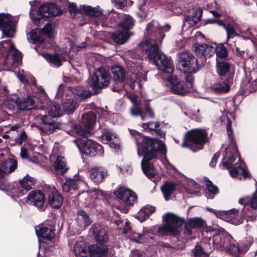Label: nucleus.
Masks as SVG:
<instances>
[{
	"label": "nucleus",
	"mask_w": 257,
	"mask_h": 257,
	"mask_svg": "<svg viewBox=\"0 0 257 257\" xmlns=\"http://www.w3.org/2000/svg\"><path fill=\"white\" fill-rule=\"evenodd\" d=\"M18 22L16 17L8 14H0V28L4 35L7 37H13L16 32V25Z\"/></svg>",
	"instance_id": "ddd939ff"
},
{
	"label": "nucleus",
	"mask_w": 257,
	"mask_h": 257,
	"mask_svg": "<svg viewBox=\"0 0 257 257\" xmlns=\"http://www.w3.org/2000/svg\"><path fill=\"white\" fill-rule=\"evenodd\" d=\"M81 10L86 15L90 16L98 17L102 13V11L99 7L93 8L89 6L84 5L82 6Z\"/></svg>",
	"instance_id": "a19ab883"
},
{
	"label": "nucleus",
	"mask_w": 257,
	"mask_h": 257,
	"mask_svg": "<svg viewBox=\"0 0 257 257\" xmlns=\"http://www.w3.org/2000/svg\"><path fill=\"white\" fill-rule=\"evenodd\" d=\"M143 115L144 116V120H145V117L147 116L150 118H154L155 117L153 110L149 105L146 106L145 113Z\"/></svg>",
	"instance_id": "0e129e2a"
},
{
	"label": "nucleus",
	"mask_w": 257,
	"mask_h": 257,
	"mask_svg": "<svg viewBox=\"0 0 257 257\" xmlns=\"http://www.w3.org/2000/svg\"><path fill=\"white\" fill-rule=\"evenodd\" d=\"M208 134L205 130L194 129L187 133L184 137V143L182 144V147H189L190 143L197 146V149L191 150L195 152L197 150L202 149L203 146L208 142Z\"/></svg>",
	"instance_id": "6e6552de"
},
{
	"label": "nucleus",
	"mask_w": 257,
	"mask_h": 257,
	"mask_svg": "<svg viewBox=\"0 0 257 257\" xmlns=\"http://www.w3.org/2000/svg\"><path fill=\"white\" fill-rule=\"evenodd\" d=\"M0 58L8 68H16L21 64V54L10 40L0 43Z\"/></svg>",
	"instance_id": "39448f33"
},
{
	"label": "nucleus",
	"mask_w": 257,
	"mask_h": 257,
	"mask_svg": "<svg viewBox=\"0 0 257 257\" xmlns=\"http://www.w3.org/2000/svg\"><path fill=\"white\" fill-rule=\"evenodd\" d=\"M30 4L31 5L30 15L32 20L34 21H37V19L50 17V14L49 13L50 4H46L39 7V10L37 12V15L38 17L37 19H35L33 17L32 14L33 13V12L36 10V7L39 5V2L38 1L35 0L33 2H30Z\"/></svg>",
	"instance_id": "f3484780"
},
{
	"label": "nucleus",
	"mask_w": 257,
	"mask_h": 257,
	"mask_svg": "<svg viewBox=\"0 0 257 257\" xmlns=\"http://www.w3.org/2000/svg\"><path fill=\"white\" fill-rule=\"evenodd\" d=\"M35 231L38 237L50 240L54 236L55 233L51 228L44 226L43 224H40L35 227Z\"/></svg>",
	"instance_id": "393cba45"
},
{
	"label": "nucleus",
	"mask_w": 257,
	"mask_h": 257,
	"mask_svg": "<svg viewBox=\"0 0 257 257\" xmlns=\"http://www.w3.org/2000/svg\"><path fill=\"white\" fill-rule=\"evenodd\" d=\"M48 202L52 207L58 208L62 205L63 198L57 190H53L49 193Z\"/></svg>",
	"instance_id": "a878e982"
},
{
	"label": "nucleus",
	"mask_w": 257,
	"mask_h": 257,
	"mask_svg": "<svg viewBox=\"0 0 257 257\" xmlns=\"http://www.w3.org/2000/svg\"><path fill=\"white\" fill-rule=\"evenodd\" d=\"M74 251L76 257H89L88 248L83 242H77L75 245Z\"/></svg>",
	"instance_id": "72a5a7b5"
},
{
	"label": "nucleus",
	"mask_w": 257,
	"mask_h": 257,
	"mask_svg": "<svg viewBox=\"0 0 257 257\" xmlns=\"http://www.w3.org/2000/svg\"><path fill=\"white\" fill-rule=\"evenodd\" d=\"M165 222L163 226L159 227L158 234L160 236H164L168 233L176 235L179 234L180 231L178 227L181 226L184 220L175 214L168 212L163 216Z\"/></svg>",
	"instance_id": "0eeeda50"
},
{
	"label": "nucleus",
	"mask_w": 257,
	"mask_h": 257,
	"mask_svg": "<svg viewBox=\"0 0 257 257\" xmlns=\"http://www.w3.org/2000/svg\"><path fill=\"white\" fill-rule=\"evenodd\" d=\"M50 17L56 16L60 15L62 13L61 8L54 4H50L49 9Z\"/></svg>",
	"instance_id": "5fc2aeb1"
},
{
	"label": "nucleus",
	"mask_w": 257,
	"mask_h": 257,
	"mask_svg": "<svg viewBox=\"0 0 257 257\" xmlns=\"http://www.w3.org/2000/svg\"><path fill=\"white\" fill-rule=\"evenodd\" d=\"M139 46L146 51L148 58L153 60L159 70L168 73L173 71L174 67L170 59L159 51L157 42L154 39L143 42Z\"/></svg>",
	"instance_id": "7ed1b4c3"
},
{
	"label": "nucleus",
	"mask_w": 257,
	"mask_h": 257,
	"mask_svg": "<svg viewBox=\"0 0 257 257\" xmlns=\"http://www.w3.org/2000/svg\"><path fill=\"white\" fill-rule=\"evenodd\" d=\"M96 114L94 111H90L84 114L82 117L80 125L74 124L73 131L80 136L87 137L91 134L96 121Z\"/></svg>",
	"instance_id": "9b49d317"
},
{
	"label": "nucleus",
	"mask_w": 257,
	"mask_h": 257,
	"mask_svg": "<svg viewBox=\"0 0 257 257\" xmlns=\"http://www.w3.org/2000/svg\"><path fill=\"white\" fill-rule=\"evenodd\" d=\"M212 241L216 248L224 249L232 255H237L241 251L236 241L226 231H223L214 235Z\"/></svg>",
	"instance_id": "423d86ee"
},
{
	"label": "nucleus",
	"mask_w": 257,
	"mask_h": 257,
	"mask_svg": "<svg viewBox=\"0 0 257 257\" xmlns=\"http://www.w3.org/2000/svg\"><path fill=\"white\" fill-rule=\"evenodd\" d=\"M46 111L51 117H60L63 113L59 103L55 102H50L46 108Z\"/></svg>",
	"instance_id": "7c9ffc66"
},
{
	"label": "nucleus",
	"mask_w": 257,
	"mask_h": 257,
	"mask_svg": "<svg viewBox=\"0 0 257 257\" xmlns=\"http://www.w3.org/2000/svg\"><path fill=\"white\" fill-rule=\"evenodd\" d=\"M204 180L206 182V185L208 192L211 193L210 194H206L207 197L212 199L213 198L214 195L218 193V189L207 177L204 178Z\"/></svg>",
	"instance_id": "a18cd8bd"
},
{
	"label": "nucleus",
	"mask_w": 257,
	"mask_h": 257,
	"mask_svg": "<svg viewBox=\"0 0 257 257\" xmlns=\"http://www.w3.org/2000/svg\"><path fill=\"white\" fill-rule=\"evenodd\" d=\"M210 49V45L207 44H203L196 46L195 47V51L196 54L198 55L204 56L205 57V49Z\"/></svg>",
	"instance_id": "bf43d9fd"
},
{
	"label": "nucleus",
	"mask_w": 257,
	"mask_h": 257,
	"mask_svg": "<svg viewBox=\"0 0 257 257\" xmlns=\"http://www.w3.org/2000/svg\"><path fill=\"white\" fill-rule=\"evenodd\" d=\"M193 253L195 256H200L204 254V251L203 248L199 245H197L193 250Z\"/></svg>",
	"instance_id": "e2e57ef3"
},
{
	"label": "nucleus",
	"mask_w": 257,
	"mask_h": 257,
	"mask_svg": "<svg viewBox=\"0 0 257 257\" xmlns=\"http://www.w3.org/2000/svg\"><path fill=\"white\" fill-rule=\"evenodd\" d=\"M28 41L32 43H41L44 40L43 33L40 29H35L27 35Z\"/></svg>",
	"instance_id": "f704fd0d"
},
{
	"label": "nucleus",
	"mask_w": 257,
	"mask_h": 257,
	"mask_svg": "<svg viewBox=\"0 0 257 257\" xmlns=\"http://www.w3.org/2000/svg\"><path fill=\"white\" fill-rule=\"evenodd\" d=\"M161 189L165 199L167 201L171 199V196L176 189V185L172 182H167L162 185Z\"/></svg>",
	"instance_id": "473e14b6"
},
{
	"label": "nucleus",
	"mask_w": 257,
	"mask_h": 257,
	"mask_svg": "<svg viewBox=\"0 0 257 257\" xmlns=\"http://www.w3.org/2000/svg\"><path fill=\"white\" fill-rule=\"evenodd\" d=\"M202 15V10L201 9H198L195 11L191 15L186 16L184 18V24L188 23L190 26H193L196 25ZM185 25V24H184Z\"/></svg>",
	"instance_id": "cd10ccee"
},
{
	"label": "nucleus",
	"mask_w": 257,
	"mask_h": 257,
	"mask_svg": "<svg viewBox=\"0 0 257 257\" xmlns=\"http://www.w3.org/2000/svg\"><path fill=\"white\" fill-rule=\"evenodd\" d=\"M77 222L78 225L81 228H86L91 223V220L88 215L85 212L82 210H79L78 211Z\"/></svg>",
	"instance_id": "c9c22d12"
},
{
	"label": "nucleus",
	"mask_w": 257,
	"mask_h": 257,
	"mask_svg": "<svg viewBox=\"0 0 257 257\" xmlns=\"http://www.w3.org/2000/svg\"><path fill=\"white\" fill-rule=\"evenodd\" d=\"M229 70V65L226 62H218L217 64V72L220 76L225 75Z\"/></svg>",
	"instance_id": "8fccbe9b"
},
{
	"label": "nucleus",
	"mask_w": 257,
	"mask_h": 257,
	"mask_svg": "<svg viewBox=\"0 0 257 257\" xmlns=\"http://www.w3.org/2000/svg\"><path fill=\"white\" fill-rule=\"evenodd\" d=\"M79 151L86 155L94 157L103 155V147L96 142L87 139H77L74 141Z\"/></svg>",
	"instance_id": "1a4fd4ad"
},
{
	"label": "nucleus",
	"mask_w": 257,
	"mask_h": 257,
	"mask_svg": "<svg viewBox=\"0 0 257 257\" xmlns=\"http://www.w3.org/2000/svg\"><path fill=\"white\" fill-rule=\"evenodd\" d=\"M77 187L76 182L73 180H68L66 181L62 186V189L64 192H68L72 190H75Z\"/></svg>",
	"instance_id": "3c124183"
},
{
	"label": "nucleus",
	"mask_w": 257,
	"mask_h": 257,
	"mask_svg": "<svg viewBox=\"0 0 257 257\" xmlns=\"http://www.w3.org/2000/svg\"><path fill=\"white\" fill-rule=\"evenodd\" d=\"M160 126L159 122H148L144 123L142 124V127L145 130H149L152 131H158V128Z\"/></svg>",
	"instance_id": "4d7b16f0"
},
{
	"label": "nucleus",
	"mask_w": 257,
	"mask_h": 257,
	"mask_svg": "<svg viewBox=\"0 0 257 257\" xmlns=\"http://www.w3.org/2000/svg\"><path fill=\"white\" fill-rule=\"evenodd\" d=\"M185 191L188 194L197 195L200 191V187L194 180H190L188 181Z\"/></svg>",
	"instance_id": "37998d69"
},
{
	"label": "nucleus",
	"mask_w": 257,
	"mask_h": 257,
	"mask_svg": "<svg viewBox=\"0 0 257 257\" xmlns=\"http://www.w3.org/2000/svg\"><path fill=\"white\" fill-rule=\"evenodd\" d=\"M187 223L194 229L202 227L205 225L204 221L198 217L190 218Z\"/></svg>",
	"instance_id": "09e8293b"
},
{
	"label": "nucleus",
	"mask_w": 257,
	"mask_h": 257,
	"mask_svg": "<svg viewBox=\"0 0 257 257\" xmlns=\"http://www.w3.org/2000/svg\"><path fill=\"white\" fill-rule=\"evenodd\" d=\"M92 92L82 87L74 89V91L69 87L60 85L58 88L56 97L62 98L64 101L62 107L64 111L68 114L74 111L77 107L76 95L81 98H85L91 96Z\"/></svg>",
	"instance_id": "20e7f679"
},
{
	"label": "nucleus",
	"mask_w": 257,
	"mask_h": 257,
	"mask_svg": "<svg viewBox=\"0 0 257 257\" xmlns=\"http://www.w3.org/2000/svg\"><path fill=\"white\" fill-rule=\"evenodd\" d=\"M160 32L161 27L157 21L153 20L147 25L145 34L146 36L152 37L147 39L145 42L150 39H154L156 41L154 37H156L157 39L161 42L165 37V35H163Z\"/></svg>",
	"instance_id": "dca6fc26"
},
{
	"label": "nucleus",
	"mask_w": 257,
	"mask_h": 257,
	"mask_svg": "<svg viewBox=\"0 0 257 257\" xmlns=\"http://www.w3.org/2000/svg\"><path fill=\"white\" fill-rule=\"evenodd\" d=\"M111 72L113 80L123 87V81L125 79V72L124 69L120 66H115L111 68Z\"/></svg>",
	"instance_id": "5701e85b"
},
{
	"label": "nucleus",
	"mask_w": 257,
	"mask_h": 257,
	"mask_svg": "<svg viewBox=\"0 0 257 257\" xmlns=\"http://www.w3.org/2000/svg\"><path fill=\"white\" fill-rule=\"evenodd\" d=\"M27 202L41 208L45 202V196L40 191H32L27 197Z\"/></svg>",
	"instance_id": "412c9836"
},
{
	"label": "nucleus",
	"mask_w": 257,
	"mask_h": 257,
	"mask_svg": "<svg viewBox=\"0 0 257 257\" xmlns=\"http://www.w3.org/2000/svg\"><path fill=\"white\" fill-rule=\"evenodd\" d=\"M103 195V192L100 190H95L91 192H83L77 196V199L82 203L86 206L93 205L92 197L95 196V199L99 198V196Z\"/></svg>",
	"instance_id": "a211bd4d"
},
{
	"label": "nucleus",
	"mask_w": 257,
	"mask_h": 257,
	"mask_svg": "<svg viewBox=\"0 0 257 257\" xmlns=\"http://www.w3.org/2000/svg\"><path fill=\"white\" fill-rule=\"evenodd\" d=\"M177 68L185 73L196 72L199 69L197 59L192 54L186 52L179 54Z\"/></svg>",
	"instance_id": "9d476101"
},
{
	"label": "nucleus",
	"mask_w": 257,
	"mask_h": 257,
	"mask_svg": "<svg viewBox=\"0 0 257 257\" xmlns=\"http://www.w3.org/2000/svg\"><path fill=\"white\" fill-rule=\"evenodd\" d=\"M54 167L57 173L59 174H63L67 170L65 158L62 156H58L55 163Z\"/></svg>",
	"instance_id": "4c0bfd02"
},
{
	"label": "nucleus",
	"mask_w": 257,
	"mask_h": 257,
	"mask_svg": "<svg viewBox=\"0 0 257 257\" xmlns=\"http://www.w3.org/2000/svg\"><path fill=\"white\" fill-rule=\"evenodd\" d=\"M41 121L43 123L41 128L47 134L52 133L58 127L57 124L53 121L49 120L46 115L42 116Z\"/></svg>",
	"instance_id": "c85d7f7f"
},
{
	"label": "nucleus",
	"mask_w": 257,
	"mask_h": 257,
	"mask_svg": "<svg viewBox=\"0 0 257 257\" xmlns=\"http://www.w3.org/2000/svg\"><path fill=\"white\" fill-rule=\"evenodd\" d=\"M137 218L141 221L142 222L144 220L149 217L147 212L145 209L143 207L137 213L136 215Z\"/></svg>",
	"instance_id": "680f3d73"
},
{
	"label": "nucleus",
	"mask_w": 257,
	"mask_h": 257,
	"mask_svg": "<svg viewBox=\"0 0 257 257\" xmlns=\"http://www.w3.org/2000/svg\"><path fill=\"white\" fill-rule=\"evenodd\" d=\"M69 10L71 14L75 15L78 11L76 5L73 3H69Z\"/></svg>",
	"instance_id": "69168bd1"
},
{
	"label": "nucleus",
	"mask_w": 257,
	"mask_h": 257,
	"mask_svg": "<svg viewBox=\"0 0 257 257\" xmlns=\"http://www.w3.org/2000/svg\"><path fill=\"white\" fill-rule=\"evenodd\" d=\"M93 236L98 242H105L108 240V236L106 229L102 225L95 223L92 226Z\"/></svg>",
	"instance_id": "6ab92c4d"
},
{
	"label": "nucleus",
	"mask_w": 257,
	"mask_h": 257,
	"mask_svg": "<svg viewBox=\"0 0 257 257\" xmlns=\"http://www.w3.org/2000/svg\"><path fill=\"white\" fill-rule=\"evenodd\" d=\"M36 98L32 97H28L27 99L24 100L22 103H19L18 100L13 101L14 106H17L20 109H31L33 108L35 106V101Z\"/></svg>",
	"instance_id": "2f4dec72"
},
{
	"label": "nucleus",
	"mask_w": 257,
	"mask_h": 257,
	"mask_svg": "<svg viewBox=\"0 0 257 257\" xmlns=\"http://www.w3.org/2000/svg\"><path fill=\"white\" fill-rule=\"evenodd\" d=\"M21 186L26 190H29L34 187L35 180L29 175H26L22 180L20 181Z\"/></svg>",
	"instance_id": "c03bdc74"
},
{
	"label": "nucleus",
	"mask_w": 257,
	"mask_h": 257,
	"mask_svg": "<svg viewBox=\"0 0 257 257\" xmlns=\"http://www.w3.org/2000/svg\"><path fill=\"white\" fill-rule=\"evenodd\" d=\"M211 89L216 93H223L229 91L230 86L226 82H217L211 85Z\"/></svg>",
	"instance_id": "ea45409f"
},
{
	"label": "nucleus",
	"mask_w": 257,
	"mask_h": 257,
	"mask_svg": "<svg viewBox=\"0 0 257 257\" xmlns=\"http://www.w3.org/2000/svg\"><path fill=\"white\" fill-rule=\"evenodd\" d=\"M217 56L220 58H225L227 56L226 48L223 44L218 45L215 49Z\"/></svg>",
	"instance_id": "864d4df0"
},
{
	"label": "nucleus",
	"mask_w": 257,
	"mask_h": 257,
	"mask_svg": "<svg viewBox=\"0 0 257 257\" xmlns=\"http://www.w3.org/2000/svg\"><path fill=\"white\" fill-rule=\"evenodd\" d=\"M102 139L111 148H115L118 146V138L114 134L105 132L102 135Z\"/></svg>",
	"instance_id": "c756f323"
},
{
	"label": "nucleus",
	"mask_w": 257,
	"mask_h": 257,
	"mask_svg": "<svg viewBox=\"0 0 257 257\" xmlns=\"http://www.w3.org/2000/svg\"><path fill=\"white\" fill-rule=\"evenodd\" d=\"M191 226H190L187 223H186L184 226L183 231L184 234L189 238H194L195 237L194 234V230Z\"/></svg>",
	"instance_id": "13d9d810"
},
{
	"label": "nucleus",
	"mask_w": 257,
	"mask_h": 257,
	"mask_svg": "<svg viewBox=\"0 0 257 257\" xmlns=\"http://www.w3.org/2000/svg\"><path fill=\"white\" fill-rule=\"evenodd\" d=\"M43 56L54 67H59L62 65V62L65 61L64 58L59 54H44Z\"/></svg>",
	"instance_id": "bb28decb"
},
{
	"label": "nucleus",
	"mask_w": 257,
	"mask_h": 257,
	"mask_svg": "<svg viewBox=\"0 0 257 257\" xmlns=\"http://www.w3.org/2000/svg\"><path fill=\"white\" fill-rule=\"evenodd\" d=\"M43 33V35L51 38L54 36L53 28L52 25L48 24L45 26L43 30L41 31Z\"/></svg>",
	"instance_id": "6e6d98bb"
},
{
	"label": "nucleus",
	"mask_w": 257,
	"mask_h": 257,
	"mask_svg": "<svg viewBox=\"0 0 257 257\" xmlns=\"http://www.w3.org/2000/svg\"><path fill=\"white\" fill-rule=\"evenodd\" d=\"M170 87L171 91L176 94L184 95L188 91V88L184 81L179 79L175 76L168 77Z\"/></svg>",
	"instance_id": "4468645a"
},
{
	"label": "nucleus",
	"mask_w": 257,
	"mask_h": 257,
	"mask_svg": "<svg viewBox=\"0 0 257 257\" xmlns=\"http://www.w3.org/2000/svg\"><path fill=\"white\" fill-rule=\"evenodd\" d=\"M90 257H104L108 253V248L103 244H91L88 247Z\"/></svg>",
	"instance_id": "4be33fe9"
},
{
	"label": "nucleus",
	"mask_w": 257,
	"mask_h": 257,
	"mask_svg": "<svg viewBox=\"0 0 257 257\" xmlns=\"http://www.w3.org/2000/svg\"><path fill=\"white\" fill-rule=\"evenodd\" d=\"M122 232L125 234L130 232L129 234L130 238L136 242H141L143 240V236L142 234L130 231V227L127 221L125 222V226L123 228Z\"/></svg>",
	"instance_id": "58836bf2"
},
{
	"label": "nucleus",
	"mask_w": 257,
	"mask_h": 257,
	"mask_svg": "<svg viewBox=\"0 0 257 257\" xmlns=\"http://www.w3.org/2000/svg\"><path fill=\"white\" fill-rule=\"evenodd\" d=\"M128 97L133 104V106L131 109V114L135 116L140 115L142 120H144V116L142 112L140 106L141 101L139 98L133 94L128 95Z\"/></svg>",
	"instance_id": "b1692460"
},
{
	"label": "nucleus",
	"mask_w": 257,
	"mask_h": 257,
	"mask_svg": "<svg viewBox=\"0 0 257 257\" xmlns=\"http://www.w3.org/2000/svg\"><path fill=\"white\" fill-rule=\"evenodd\" d=\"M107 175V171L102 167H95L90 171L91 180L97 184L102 182Z\"/></svg>",
	"instance_id": "aec40b11"
},
{
	"label": "nucleus",
	"mask_w": 257,
	"mask_h": 257,
	"mask_svg": "<svg viewBox=\"0 0 257 257\" xmlns=\"http://www.w3.org/2000/svg\"><path fill=\"white\" fill-rule=\"evenodd\" d=\"M145 211L147 212L148 215L155 212L156 209L154 207L150 205H147L143 207Z\"/></svg>",
	"instance_id": "774afa93"
},
{
	"label": "nucleus",
	"mask_w": 257,
	"mask_h": 257,
	"mask_svg": "<svg viewBox=\"0 0 257 257\" xmlns=\"http://www.w3.org/2000/svg\"><path fill=\"white\" fill-rule=\"evenodd\" d=\"M133 19L129 15L124 16L122 22L120 23V26L124 30V31H127L133 27Z\"/></svg>",
	"instance_id": "de8ad7c7"
},
{
	"label": "nucleus",
	"mask_w": 257,
	"mask_h": 257,
	"mask_svg": "<svg viewBox=\"0 0 257 257\" xmlns=\"http://www.w3.org/2000/svg\"><path fill=\"white\" fill-rule=\"evenodd\" d=\"M224 29L226 30L227 33V42L230 38L237 35L234 27L230 24H227L225 26H224Z\"/></svg>",
	"instance_id": "603ef678"
},
{
	"label": "nucleus",
	"mask_w": 257,
	"mask_h": 257,
	"mask_svg": "<svg viewBox=\"0 0 257 257\" xmlns=\"http://www.w3.org/2000/svg\"><path fill=\"white\" fill-rule=\"evenodd\" d=\"M89 85L95 92L96 90L108 85L109 77L108 73L104 68L97 69L89 77Z\"/></svg>",
	"instance_id": "f8f14e48"
},
{
	"label": "nucleus",
	"mask_w": 257,
	"mask_h": 257,
	"mask_svg": "<svg viewBox=\"0 0 257 257\" xmlns=\"http://www.w3.org/2000/svg\"><path fill=\"white\" fill-rule=\"evenodd\" d=\"M227 133L230 144L225 151L223 165L226 168H231L230 173L232 177L244 178L248 176L249 173L245 170L243 163L241 161L236 144L232 139V131L231 129V121L228 120Z\"/></svg>",
	"instance_id": "f03ea898"
},
{
	"label": "nucleus",
	"mask_w": 257,
	"mask_h": 257,
	"mask_svg": "<svg viewBox=\"0 0 257 257\" xmlns=\"http://www.w3.org/2000/svg\"><path fill=\"white\" fill-rule=\"evenodd\" d=\"M115 194L126 205H132L137 200V197L135 192L124 187L118 189Z\"/></svg>",
	"instance_id": "2eb2a0df"
},
{
	"label": "nucleus",
	"mask_w": 257,
	"mask_h": 257,
	"mask_svg": "<svg viewBox=\"0 0 257 257\" xmlns=\"http://www.w3.org/2000/svg\"><path fill=\"white\" fill-rule=\"evenodd\" d=\"M140 138L142 141L141 146H139V140L137 139L136 142L138 146V155L144 156L141 162L142 169L144 174L149 178L152 179L156 173L150 161L156 158L159 152L165 154L166 149L165 144L160 140L142 136H140Z\"/></svg>",
	"instance_id": "f257e3e1"
},
{
	"label": "nucleus",
	"mask_w": 257,
	"mask_h": 257,
	"mask_svg": "<svg viewBox=\"0 0 257 257\" xmlns=\"http://www.w3.org/2000/svg\"><path fill=\"white\" fill-rule=\"evenodd\" d=\"M139 74L136 72L132 73L128 76V80L131 83H134L138 81Z\"/></svg>",
	"instance_id": "338daca9"
},
{
	"label": "nucleus",
	"mask_w": 257,
	"mask_h": 257,
	"mask_svg": "<svg viewBox=\"0 0 257 257\" xmlns=\"http://www.w3.org/2000/svg\"><path fill=\"white\" fill-rule=\"evenodd\" d=\"M226 221L236 225L239 224L241 222V219L238 210L237 209V212H230L229 214H228Z\"/></svg>",
	"instance_id": "49530a36"
},
{
	"label": "nucleus",
	"mask_w": 257,
	"mask_h": 257,
	"mask_svg": "<svg viewBox=\"0 0 257 257\" xmlns=\"http://www.w3.org/2000/svg\"><path fill=\"white\" fill-rule=\"evenodd\" d=\"M3 167V171L7 173H10L15 170L17 167V162L16 160L9 158L2 163Z\"/></svg>",
	"instance_id": "79ce46f5"
},
{
	"label": "nucleus",
	"mask_w": 257,
	"mask_h": 257,
	"mask_svg": "<svg viewBox=\"0 0 257 257\" xmlns=\"http://www.w3.org/2000/svg\"><path fill=\"white\" fill-rule=\"evenodd\" d=\"M129 38L128 31H118L111 35V39L116 43L122 44L127 41Z\"/></svg>",
	"instance_id": "e433bc0d"
},
{
	"label": "nucleus",
	"mask_w": 257,
	"mask_h": 257,
	"mask_svg": "<svg viewBox=\"0 0 257 257\" xmlns=\"http://www.w3.org/2000/svg\"><path fill=\"white\" fill-rule=\"evenodd\" d=\"M234 211L237 212V209H233L228 210L226 211H218L217 213H216V215L218 217H219L221 219L226 221V218H227L228 214H229L230 212H234Z\"/></svg>",
	"instance_id": "052dcab7"
}]
</instances>
